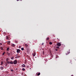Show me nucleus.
Here are the masks:
<instances>
[{"label": "nucleus", "mask_w": 76, "mask_h": 76, "mask_svg": "<svg viewBox=\"0 0 76 76\" xmlns=\"http://www.w3.org/2000/svg\"><path fill=\"white\" fill-rule=\"evenodd\" d=\"M7 63L9 64H13V62L11 60L10 61H8V62H7Z\"/></svg>", "instance_id": "nucleus-1"}, {"label": "nucleus", "mask_w": 76, "mask_h": 76, "mask_svg": "<svg viewBox=\"0 0 76 76\" xmlns=\"http://www.w3.org/2000/svg\"><path fill=\"white\" fill-rule=\"evenodd\" d=\"M13 63L14 64H17V60H15L13 61Z\"/></svg>", "instance_id": "nucleus-2"}, {"label": "nucleus", "mask_w": 76, "mask_h": 76, "mask_svg": "<svg viewBox=\"0 0 76 76\" xmlns=\"http://www.w3.org/2000/svg\"><path fill=\"white\" fill-rule=\"evenodd\" d=\"M57 45L58 47H60L61 46V43H58L57 44Z\"/></svg>", "instance_id": "nucleus-3"}, {"label": "nucleus", "mask_w": 76, "mask_h": 76, "mask_svg": "<svg viewBox=\"0 0 76 76\" xmlns=\"http://www.w3.org/2000/svg\"><path fill=\"white\" fill-rule=\"evenodd\" d=\"M17 53H20V50L18 49L17 50Z\"/></svg>", "instance_id": "nucleus-4"}, {"label": "nucleus", "mask_w": 76, "mask_h": 76, "mask_svg": "<svg viewBox=\"0 0 76 76\" xmlns=\"http://www.w3.org/2000/svg\"><path fill=\"white\" fill-rule=\"evenodd\" d=\"M0 69L1 70H3V69H4V68H3V66H1L0 67Z\"/></svg>", "instance_id": "nucleus-5"}, {"label": "nucleus", "mask_w": 76, "mask_h": 76, "mask_svg": "<svg viewBox=\"0 0 76 76\" xmlns=\"http://www.w3.org/2000/svg\"><path fill=\"white\" fill-rule=\"evenodd\" d=\"M35 55H36V53L35 52H34V53H33L32 54V56H34V57L35 56Z\"/></svg>", "instance_id": "nucleus-6"}, {"label": "nucleus", "mask_w": 76, "mask_h": 76, "mask_svg": "<svg viewBox=\"0 0 76 76\" xmlns=\"http://www.w3.org/2000/svg\"><path fill=\"white\" fill-rule=\"evenodd\" d=\"M20 57V56H17L15 57L16 58H19Z\"/></svg>", "instance_id": "nucleus-7"}, {"label": "nucleus", "mask_w": 76, "mask_h": 76, "mask_svg": "<svg viewBox=\"0 0 76 76\" xmlns=\"http://www.w3.org/2000/svg\"><path fill=\"white\" fill-rule=\"evenodd\" d=\"M22 67H25V65L23 64L22 65Z\"/></svg>", "instance_id": "nucleus-8"}, {"label": "nucleus", "mask_w": 76, "mask_h": 76, "mask_svg": "<svg viewBox=\"0 0 76 76\" xmlns=\"http://www.w3.org/2000/svg\"><path fill=\"white\" fill-rule=\"evenodd\" d=\"M6 61H7V63L8 62H9V61H8L9 60L8 58H7L6 59Z\"/></svg>", "instance_id": "nucleus-9"}, {"label": "nucleus", "mask_w": 76, "mask_h": 76, "mask_svg": "<svg viewBox=\"0 0 76 76\" xmlns=\"http://www.w3.org/2000/svg\"><path fill=\"white\" fill-rule=\"evenodd\" d=\"M25 45L26 48H27V47H28V45L26 44H25Z\"/></svg>", "instance_id": "nucleus-10"}, {"label": "nucleus", "mask_w": 76, "mask_h": 76, "mask_svg": "<svg viewBox=\"0 0 76 76\" xmlns=\"http://www.w3.org/2000/svg\"><path fill=\"white\" fill-rule=\"evenodd\" d=\"M10 41H8L7 42V44L8 45H9V44H10Z\"/></svg>", "instance_id": "nucleus-11"}, {"label": "nucleus", "mask_w": 76, "mask_h": 76, "mask_svg": "<svg viewBox=\"0 0 76 76\" xmlns=\"http://www.w3.org/2000/svg\"><path fill=\"white\" fill-rule=\"evenodd\" d=\"M3 62L1 61V66H2V65H3Z\"/></svg>", "instance_id": "nucleus-12"}, {"label": "nucleus", "mask_w": 76, "mask_h": 76, "mask_svg": "<svg viewBox=\"0 0 76 76\" xmlns=\"http://www.w3.org/2000/svg\"><path fill=\"white\" fill-rule=\"evenodd\" d=\"M15 45L14 44H12V47H15Z\"/></svg>", "instance_id": "nucleus-13"}, {"label": "nucleus", "mask_w": 76, "mask_h": 76, "mask_svg": "<svg viewBox=\"0 0 76 76\" xmlns=\"http://www.w3.org/2000/svg\"><path fill=\"white\" fill-rule=\"evenodd\" d=\"M41 74L40 72H39L38 74H37V76H39Z\"/></svg>", "instance_id": "nucleus-14"}, {"label": "nucleus", "mask_w": 76, "mask_h": 76, "mask_svg": "<svg viewBox=\"0 0 76 76\" xmlns=\"http://www.w3.org/2000/svg\"><path fill=\"white\" fill-rule=\"evenodd\" d=\"M0 49H1V50H3V48L2 47H1L0 48Z\"/></svg>", "instance_id": "nucleus-15"}, {"label": "nucleus", "mask_w": 76, "mask_h": 76, "mask_svg": "<svg viewBox=\"0 0 76 76\" xmlns=\"http://www.w3.org/2000/svg\"><path fill=\"white\" fill-rule=\"evenodd\" d=\"M11 60H13L14 59V57H12L11 58Z\"/></svg>", "instance_id": "nucleus-16"}, {"label": "nucleus", "mask_w": 76, "mask_h": 76, "mask_svg": "<svg viewBox=\"0 0 76 76\" xmlns=\"http://www.w3.org/2000/svg\"><path fill=\"white\" fill-rule=\"evenodd\" d=\"M7 39H9V37L7 36L6 37Z\"/></svg>", "instance_id": "nucleus-17"}, {"label": "nucleus", "mask_w": 76, "mask_h": 76, "mask_svg": "<svg viewBox=\"0 0 76 76\" xmlns=\"http://www.w3.org/2000/svg\"><path fill=\"white\" fill-rule=\"evenodd\" d=\"M50 39V38L49 37H48L46 38V40H49V39Z\"/></svg>", "instance_id": "nucleus-18"}, {"label": "nucleus", "mask_w": 76, "mask_h": 76, "mask_svg": "<svg viewBox=\"0 0 76 76\" xmlns=\"http://www.w3.org/2000/svg\"><path fill=\"white\" fill-rule=\"evenodd\" d=\"M7 51H9V48H8L7 49Z\"/></svg>", "instance_id": "nucleus-19"}, {"label": "nucleus", "mask_w": 76, "mask_h": 76, "mask_svg": "<svg viewBox=\"0 0 76 76\" xmlns=\"http://www.w3.org/2000/svg\"><path fill=\"white\" fill-rule=\"evenodd\" d=\"M4 54H6V52H4L2 54V55L3 56H4Z\"/></svg>", "instance_id": "nucleus-20"}, {"label": "nucleus", "mask_w": 76, "mask_h": 76, "mask_svg": "<svg viewBox=\"0 0 76 76\" xmlns=\"http://www.w3.org/2000/svg\"><path fill=\"white\" fill-rule=\"evenodd\" d=\"M49 44H50V45H52V43L51 42H49Z\"/></svg>", "instance_id": "nucleus-21"}, {"label": "nucleus", "mask_w": 76, "mask_h": 76, "mask_svg": "<svg viewBox=\"0 0 76 76\" xmlns=\"http://www.w3.org/2000/svg\"><path fill=\"white\" fill-rule=\"evenodd\" d=\"M21 50H24V48H21Z\"/></svg>", "instance_id": "nucleus-22"}, {"label": "nucleus", "mask_w": 76, "mask_h": 76, "mask_svg": "<svg viewBox=\"0 0 76 76\" xmlns=\"http://www.w3.org/2000/svg\"><path fill=\"white\" fill-rule=\"evenodd\" d=\"M44 54H45L44 51H43L42 52V54H43V55H44Z\"/></svg>", "instance_id": "nucleus-23"}, {"label": "nucleus", "mask_w": 76, "mask_h": 76, "mask_svg": "<svg viewBox=\"0 0 76 76\" xmlns=\"http://www.w3.org/2000/svg\"><path fill=\"white\" fill-rule=\"evenodd\" d=\"M22 70L23 71H25V69L24 68Z\"/></svg>", "instance_id": "nucleus-24"}, {"label": "nucleus", "mask_w": 76, "mask_h": 76, "mask_svg": "<svg viewBox=\"0 0 76 76\" xmlns=\"http://www.w3.org/2000/svg\"><path fill=\"white\" fill-rule=\"evenodd\" d=\"M7 64H8L7 62L5 64V66H7Z\"/></svg>", "instance_id": "nucleus-25"}, {"label": "nucleus", "mask_w": 76, "mask_h": 76, "mask_svg": "<svg viewBox=\"0 0 76 76\" xmlns=\"http://www.w3.org/2000/svg\"><path fill=\"white\" fill-rule=\"evenodd\" d=\"M15 43H18V41H15Z\"/></svg>", "instance_id": "nucleus-26"}, {"label": "nucleus", "mask_w": 76, "mask_h": 76, "mask_svg": "<svg viewBox=\"0 0 76 76\" xmlns=\"http://www.w3.org/2000/svg\"><path fill=\"white\" fill-rule=\"evenodd\" d=\"M56 48H59V47H58V46H57L56 47Z\"/></svg>", "instance_id": "nucleus-27"}, {"label": "nucleus", "mask_w": 76, "mask_h": 76, "mask_svg": "<svg viewBox=\"0 0 76 76\" xmlns=\"http://www.w3.org/2000/svg\"><path fill=\"white\" fill-rule=\"evenodd\" d=\"M8 56H9V55H10V53H8Z\"/></svg>", "instance_id": "nucleus-28"}, {"label": "nucleus", "mask_w": 76, "mask_h": 76, "mask_svg": "<svg viewBox=\"0 0 76 76\" xmlns=\"http://www.w3.org/2000/svg\"><path fill=\"white\" fill-rule=\"evenodd\" d=\"M44 44V43H42V45H43Z\"/></svg>", "instance_id": "nucleus-29"}, {"label": "nucleus", "mask_w": 76, "mask_h": 76, "mask_svg": "<svg viewBox=\"0 0 76 76\" xmlns=\"http://www.w3.org/2000/svg\"><path fill=\"white\" fill-rule=\"evenodd\" d=\"M11 72H13V69H11Z\"/></svg>", "instance_id": "nucleus-30"}, {"label": "nucleus", "mask_w": 76, "mask_h": 76, "mask_svg": "<svg viewBox=\"0 0 76 76\" xmlns=\"http://www.w3.org/2000/svg\"><path fill=\"white\" fill-rule=\"evenodd\" d=\"M56 51H58V50L57 49H56L55 50Z\"/></svg>", "instance_id": "nucleus-31"}, {"label": "nucleus", "mask_w": 76, "mask_h": 76, "mask_svg": "<svg viewBox=\"0 0 76 76\" xmlns=\"http://www.w3.org/2000/svg\"><path fill=\"white\" fill-rule=\"evenodd\" d=\"M0 45H2V43H0Z\"/></svg>", "instance_id": "nucleus-32"}, {"label": "nucleus", "mask_w": 76, "mask_h": 76, "mask_svg": "<svg viewBox=\"0 0 76 76\" xmlns=\"http://www.w3.org/2000/svg\"><path fill=\"white\" fill-rule=\"evenodd\" d=\"M58 39V40H60V39H58V38H57Z\"/></svg>", "instance_id": "nucleus-33"}, {"label": "nucleus", "mask_w": 76, "mask_h": 76, "mask_svg": "<svg viewBox=\"0 0 76 76\" xmlns=\"http://www.w3.org/2000/svg\"><path fill=\"white\" fill-rule=\"evenodd\" d=\"M66 55H67V53H66Z\"/></svg>", "instance_id": "nucleus-34"}, {"label": "nucleus", "mask_w": 76, "mask_h": 76, "mask_svg": "<svg viewBox=\"0 0 76 76\" xmlns=\"http://www.w3.org/2000/svg\"><path fill=\"white\" fill-rule=\"evenodd\" d=\"M17 0V1H19V0Z\"/></svg>", "instance_id": "nucleus-35"}, {"label": "nucleus", "mask_w": 76, "mask_h": 76, "mask_svg": "<svg viewBox=\"0 0 76 76\" xmlns=\"http://www.w3.org/2000/svg\"><path fill=\"white\" fill-rule=\"evenodd\" d=\"M71 76H73V75H71Z\"/></svg>", "instance_id": "nucleus-36"}, {"label": "nucleus", "mask_w": 76, "mask_h": 76, "mask_svg": "<svg viewBox=\"0 0 76 76\" xmlns=\"http://www.w3.org/2000/svg\"><path fill=\"white\" fill-rule=\"evenodd\" d=\"M69 52L68 53V54H69Z\"/></svg>", "instance_id": "nucleus-37"}]
</instances>
